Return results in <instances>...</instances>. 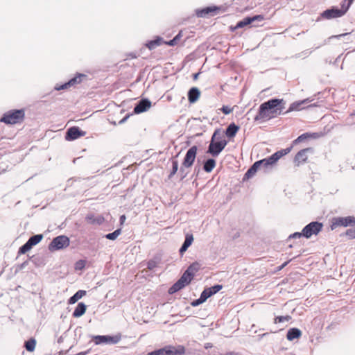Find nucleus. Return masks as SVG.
I'll return each instance as SVG.
<instances>
[{"mask_svg": "<svg viewBox=\"0 0 355 355\" xmlns=\"http://www.w3.org/2000/svg\"><path fill=\"white\" fill-rule=\"evenodd\" d=\"M225 355H241V354H239V353H236V352H229V353H227Z\"/></svg>", "mask_w": 355, "mask_h": 355, "instance_id": "nucleus-59", "label": "nucleus"}, {"mask_svg": "<svg viewBox=\"0 0 355 355\" xmlns=\"http://www.w3.org/2000/svg\"><path fill=\"white\" fill-rule=\"evenodd\" d=\"M199 269V263L198 262H193L191 263L184 272H189V277L192 280L194 277V272L198 271Z\"/></svg>", "mask_w": 355, "mask_h": 355, "instance_id": "nucleus-34", "label": "nucleus"}, {"mask_svg": "<svg viewBox=\"0 0 355 355\" xmlns=\"http://www.w3.org/2000/svg\"><path fill=\"white\" fill-rule=\"evenodd\" d=\"M86 310L87 305L84 302H78L72 313V315L73 318H80L85 314Z\"/></svg>", "mask_w": 355, "mask_h": 355, "instance_id": "nucleus-27", "label": "nucleus"}, {"mask_svg": "<svg viewBox=\"0 0 355 355\" xmlns=\"http://www.w3.org/2000/svg\"><path fill=\"white\" fill-rule=\"evenodd\" d=\"M193 236L191 233H187L185 235V239L182 244L180 248L179 249V253L181 256H183L184 252L188 250V248L191 245L193 242Z\"/></svg>", "mask_w": 355, "mask_h": 355, "instance_id": "nucleus-20", "label": "nucleus"}, {"mask_svg": "<svg viewBox=\"0 0 355 355\" xmlns=\"http://www.w3.org/2000/svg\"><path fill=\"white\" fill-rule=\"evenodd\" d=\"M301 335H302V331L300 329H299L298 328H296V327H293L288 330L287 334H286V338L288 340L292 341L295 338H300L301 336Z\"/></svg>", "mask_w": 355, "mask_h": 355, "instance_id": "nucleus-29", "label": "nucleus"}, {"mask_svg": "<svg viewBox=\"0 0 355 355\" xmlns=\"http://www.w3.org/2000/svg\"><path fill=\"white\" fill-rule=\"evenodd\" d=\"M226 8L223 6H209L195 10L196 15L198 17H214L218 14L225 12Z\"/></svg>", "mask_w": 355, "mask_h": 355, "instance_id": "nucleus-6", "label": "nucleus"}, {"mask_svg": "<svg viewBox=\"0 0 355 355\" xmlns=\"http://www.w3.org/2000/svg\"><path fill=\"white\" fill-rule=\"evenodd\" d=\"M239 129L240 127L237 125L235 123L232 122L230 124H229L227 128L225 129V135L229 139H232L236 136Z\"/></svg>", "mask_w": 355, "mask_h": 355, "instance_id": "nucleus-23", "label": "nucleus"}, {"mask_svg": "<svg viewBox=\"0 0 355 355\" xmlns=\"http://www.w3.org/2000/svg\"><path fill=\"white\" fill-rule=\"evenodd\" d=\"M198 152V146L194 145L190 147L183 159L182 163L184 166L191 167L195 162Z\"/></svg>", "mask_w": 355, "mask_h": 355, "instance_id": "nucleus-13", "label": "nucleus"}, {"mask_svg": "<svg viewBox=\"0 0 355 355\" xmlns=\"http://www.w3.org/2000/svg\"><path fill=\"white\" fill-rule=\"evenodd\" d=\"M314 99L315 98L313 97H309L303 100L295 101L290 105L288 109L285 112V113H289L293 111H300L304 108L318 106L317 103L308 105L313 101Z\"/></svg>", "mask_w": 355, "mask_h": 355, "instance_id": "nucleus-9", "label": "nucleus"}, {"mask_svg": "<svg viewBox=\"0 0 355 355\" xmlns=\"http://www.w3.org/2000/svg\"><path fill=\"white\" fill-rule=\"evenodd\" d=\"M86 261L80 259L76 262L75 268L76 270H83L85 267Z\"/></svg>", "mask_w": 355, "mask_h": 355, "instance_id": "nucleus-46", "label": "nucleus"}, {"mask_svg": "<svg viewBox=\"0 0 355 355\" xmlns=\"http://www.w3.org/2000/svg\"><path fill=\"white\" fill-rule=\"evenodd\" d=\"M182 36V31H180L172 40L165 41V44L169 46H174L178 43Z\"/></svg>", "mask_w": 355, "mask_h": 355, "instance_id": "nucleus-39", "label": "nucleus"}, {"mask_svg": "<svg viewBox=\"0 0 355 355\" xmlns=\"http://www.w3.org/2000/svg\"><path fill=\"white\" fill-rule=\"evenodd\" d=\"M209 344H207V345L205 347H206V348L209 347Z\"/></svg>", "mask_w": 355, "mask_h": 355, "instance_id": "nucleus-61", "label": "nucleus"}, {"mask_svg": "<svg viewBox=\"0 0 355 355\" xmlns=\"http://www.w3.org/2000/svg\"><path fill=\"white\" fill-rule=\"evenodd\" d=\"M24 118V109H13L3 113L0 118V122L6 125H15L23 122Z\"/></svg>", "mask_w": 355, "mask_h": 355, "instance_id": "nucleus-3", "label": "nucleus"}, {"mask_svg": "<svg viewBox=\"0 0 355 355\" xmlns=\"http://www.w3.org/2000/svg\"><path fill=\"white\" fill-rule=\"evenodd\" d=\"M189 275V272H184L180 279L169 288L168 293L173 295L188 286L192 281Z\"/></svg>", "mask_w": 355, "mask_h": 355, "instance_id": "nucleus-12", "label": "nucleus"}, {"mask_svg": "<svg viewBox=\"0 0 355 355\" xmlns=\"http://www.w3.org/2000/svg\"><path fill=\"white\" fill-rule=\"evenodd\" d=\"M354 1V0H344L340 3L341 8H340V11L343 12H341L343 16L347 12Z\"/></svg>", "mask_w": 355, "mask_h": 355, "instance_id": "nucleus-38", "label": "nucleus"}, {"mask_svg": "<svg viewBox=\"0 0 355 355\" xmlns=\"http://www.w3.org/2000/svg\"><path fill=\"white\" fill-rule=\"evenodd\" d=\"M200 91L196 87H192L187 92V98L190 104H193L199 99Z\"/></svg>", "mask_w": 355, "mask_h": 355, "instance_id": "nucleus-21", "label": "nucleus"}, {"mask_svg": "<svg viewBox=\"0 0 355 355\" xmlns=\"http://www.w3.org/2000/svg\"><path fill=\"white\" fill-rule=\"evenodd\" d=\"M223 288L221 284H214L208 288H205L201 293L202 296L207 300L209 297L216 294Z\"/></svg>", "mask_w": 355, "mask_h": 355, "instance_id": "nucleus-18", "label": "nucleus"}, {"mask_svg": "<svg viewBox=\"0 0 355 355\" xmlns=\"http://www.w3.org/2000/svg\"><path fill=\"white\" fill-rule=\"evenodd\" d=\"M347 34L348 33H344V34H340V35H332V36L329 37L327 39V40L329 41V40H331L333 38H338V39H339V38H340L342 37H344V36L347 35Z\"/></svg>", "mask_w": 355, "mask_h": 355, "instance_id": "nucleus-53", "label": "nucleus"}, {"mask_svg": "<svg viewBox=\"0 0 355 355\" xmlns=\"http://www.w3.org/2000/svg\"><path fill=\"white\" fill-rule=\"evenodd\" d=\"M251 24H252V19H250V16H248V17H245V18H243V19L239 21L236 23V26H231L230 27V28L232 31H234L236 29L243 28V27H245L248 25H250Z\"/></svg>", "mask_w": 355, "mask_h": 355, "instance_id": "nucleus-30", "label": "nucleus"}, {"mask_svg": "<svg viewBox=\"0 0 355 355\" xmlns=\"http://www.w3.org/2000/svg\"><path fill=\"white\" fill-rule=\"evenodd\" d=\"M220 110L224 114L227 115L232 112L233 109L227 105H223Z\"/></svg>", "mask_w": 355, "mask_h": 355, "instance_id": "nucleus-48", "label": "nucleus"}, {"mask_svg": "<svg viewBox=\"0 0 355 355\" xmlns=\"http://www.w3.org/2000/svg\"><path fill=\"white\" fill-rule=\"evenodd\" d=\"M345 234L349 239H355V227L347 230Z\"/></svg>", "mask_w": 355, "mask_h": 355, "instance_id": "nucleus-47", "label": "nucleus"}, {"mask_svg": "<svg viewBox=\"0 0 355 355\" xmlns=\"http://www.w3.org/2000/svg\"><path fill=\"white\" fill-rule=\"evenodd\" d=\"M130 116V114H126L121 120H120L119 123L122 124V123H125L127 121V119L129 118Z\"/></svg>", "mask_w": 355, "mask_h": 355, "instance_id": "nucleus-55", "label": "nucleus"}, {"mask_svg": "<svg viewBox=\"0 0 355 355\" xmlns=\"http://www.w3.org/2000/svg\"><path fill=\"white\" fill-rule=\"evenodd\" d=\"M184 353L185 347L183 345H166L150 352L146 355H183Z\"/></svg>", "mask_w": 355, "mask_h": 355, "instance_id": "nucleus-5", "label": "nucleus"}, {"mask_svg": "<svg viewBox=\"0 0 355 355\" xmlns=\"http://www.w3.org/2000/svg\"><path fill=\"white\" fill-rule=\"evenodd\" d=\"M178 156V154L175 156L171 158V162H172V168L171 171L168 175V179H171L173 175L178 172V166L179 163L178 161L176 159V157Z\"/></svg>", "mask_w": 355, "mask_h": 355, "instance_id": "nucleus-33", "label": "nucleus"}, {"mask_svg": "<svg viewBox=\"0 0 355 355\" xmlns=\"http://www.w3.org/2000/svg\"><path fill=\"white\" fill-rule=\"evenodd\" d=\"M70 85H69V81H67L64 83H62V84H58L57 83L55 86H54V88L53 89L55 91H60V90H64V89H67L69 88H70Z\"/></svg>", "mask_w": 355, "mask_h": 355, "instance_id": "nucleus-42", "label": "nucleus"}, {"mask_svg": "<svg viewBox=\"0 0 355 355\" xmlns=\"http://www.w3.org/2000/svg\"><path fill=\"white\" fill-rule=\"evenodd\" d=\"M273 99L274 101H279V105H277V107H275L277 109L278 116L282 114H286V113H285V112H283L284 110L285 109V101L283 98H273Z\"/></svg>", "mask_w": 355, "mask_h": 355, "instance_id": "nucleus-37", "label": "nucleus"}, {"mask_svg": "<svg viewBox=\"0 0 355 355\" xmlns=\"http://www.w3.org/2000/svg\"><path fill=\"white\" fill-rule=\"evenodd\" d=\"M162 44H165V40L161 36H155L153 40H148L145 46L150 50L152 51Z\"/></svg>", "mask_w": 355, "mask_h": 355, "instance_id": "nucleus-19", "label": "nucleus"}, {"mask_svg": "<svg viewBox=\"0 0 355 355\" xmlns=\"http://www.w3.org/2000/svg\"><path fill=\"white\" fill-rule=\"evenodd\" d=\"M150 107L151 101L147 98H143L135 104L133 114H141L146 112Z\"/></svg>", "mask_w": 355, "mask_h": 355, "instance_id": "nucleus-17", "label": "nucleus"}, {"mask_svg": "<svg viewBox=\"0 0 355 355\" xmlns=\"http://www.w3.org/2000/svg\"><path fill=\"white\" fill-rule=\"evenodd\" d=\"M121 339V334L116 335H96L92 336L95 345L117 344Z\"/></svg>", "mask_w": 355, "mask_h": 355, "instance_id": "nucleus-10", "label": "nucleus"}, {"mask_svg": "<svg viewBox=\"0 0 355 355\" xmlns=\"http://www.w3.org/2000/svg\"><path fill=\"white\" fill-rule=\"evenodd\" d=\"M162 260V255L161 253H157L153 256L152 259L148 261L146 266L147 268L149 270H153L155 268H157L161 263Z\"/></svg>", "mask_w": 355, "mask_h": 355, "instance_id": "nucleus-22", "label": "nucleus"}, {"mask_svg": "<svg viewBox=\"0 0 355 355\" xmlns=\"http://www.w3.org/2000/svg\"><path fill=\"white\" fill-rule=\"evenodd\" d=\"M250 19H252V23L254 21H262L263 19V16L261 15H254L253 17H250Z\"/></svg>", "mask_w": 355, "mask_h": 355, "instance_id": "nucleus-51", "label": "nucleus"}, {"mask_svg": "<svg viewBox=\"0 0 355 355\" xmlns=\"http://www.w3.org/2000/svg\"><path fill=\"white\" fill-rule=\"evenodd\" d=\"M312 52H313V51L305 50V51H302L301 53H300L297 55V57H300L302 55H304V57H308Z\"/></svg>", "mask_w": 355, "mask_h": 355, "instance_id": "nucleus-52", "label": "nucleus"}, {"mask_svg": "<svg viewBox=\"0 0 355 355\" xmlns=\"http://www.w3.org/2000/svg\"><path fill=\"white\" fill-rule=\"evenodd\" d=\"M326 43H327V40H324V44H326Z\"/></svg>", "mask_w": 355, "mask_h": 355, "instance_id": "nucleus-62", "label": "nucleus"}, {"mask_svg": "<svg viewBox=\"0 0 355 355\" xmlns=\"http://www.w3.org/2000/svg\"><path fill=\"white\" fill-rule=\"evenodd\" d=\"M33 247L30 245V243L26 241L24 245H22L18 250V254H24L28 252L31 250Z\"/></svg>", "mask_w": 355, "mask_h": 355, "instance_id": "nucleus-41", "label": "nucleus"}, {"mask_svg": "<svg viewBox=\"0 0 355 355\" xmlns=\"http://www.w3.org/2000/svg\"><path fill=\"white\" fill-rule=\"evenodd\" d=\"M313 152V148L311 147L306 148L298 151L294 157V163L295 166H299L300 164L305 163L308 158V153L312 154Z\"/></svg>", "mask_w": 355, "mask_h": 355, "instance_id": "nucleus-16", "label": "nucleus"}, {"mask_svg": "<svg viewBox=\"0 0 355 355\" xmlns=\"http://www.w3.org/2000/svg\"><path fill=\"white\" fill-rule=\"evenodd\" d=\"M43 234H35L31 236L28 239V242L30 243V245L33 247L38 244L42 239H43Z\"/></svg>", "mask_w": 355, "mask_h": 355, "instance_id": "nucleus-36", "label": "nucleus"}, {"mask_svg": "<svg viewBox=\"0 0 355 355\" xmlns=\"http://www.w3.org/2000/svg\"><path fill=\"white\" fill-rule=\"evenodd\" d=\"M200 171V157H198L197 159V164L194 167L193 173L196 174V175H198Z\"/></svg>", "mask_w": 355, "mask_h": 355, "instance_id": "nucleus-49", "label": "nucleus"}, {"mask_svg": "<svg viewBox=\"0 0 355 355\" xmlns=\"http://www.w3.org/2000/svg\"><path fill=\"white\" fill-rule=\"evenodd\" d=\"M216 165V162L214 158H207L202 162V169L206 173H211Z\"/></svg>", "mask_w": 355, "mask_h": 355, "instance_id": "nucleus-26", "label": "nucleus"}, {"mask_svg": "<svg viewBox=\"0 0 355 355\" xmlns=\"http://www.w3.org/2000/svg\"><path fill=\"white\" fill-rule=\"evenodd\" d=\"M290 261L284 262L282 266H279V270L284 268L289 262Z\"/></svg>", "mask_w": 355, "mask_h": 355, "instance_id": "nucleus-57", "label": "nucleus"}, {"mask_svg": "<svg viewBox=\"0 0 355 355\" xmlns=\"http://www.w3.org/2000/svg\"><path fill=\"white\" fill-rule=\"evenodd\" d=\"M342 12L340 11V8L337 6H331V8L326 9L320 13V17L316 20L318 21L320 18H324L326 19H331L342 17Z\"/></svg>", "mask_w": 355, "mask_h": 355, "instance_id": "nucleus-15", "label": "nucleus"}, {"mask_svg": "<svg viewBox=\"0 0 355 355\" xmlns=\"http://www.w3.org/2000/svg\"><path fill=\"white\" fill-rule=\"evenodd\" d=\"M36 346V340L34 338H31L24 343V347L29 352H33Z\"/></svg>", "mask_w": 355, "mask_h": 355, "instance_id": "nucleus-35", "label": "nucleus"}, {"mask_svg": "<svg viewBox=\"0 0 355 355\" xmlns=\"http://www.w3.org/2000/svg\"><path fill=\"white\" fill-rule=\"evenodd\" d=\"M355 226V217L353 216H337L331 219V230H334L338 227H354Z\"/></svg>", "mask_w": 355, "mask_h": 355, "instance_id": "nucleus-7", "label": "nucleus"}, {"mask_svg": "<svg viewBox=\"0 0 355 355\" xmlns=\"http://www.w3.org/2000/svg\"><path fill=\"white\" fill-rule=\"evenodd\" d=\"M302 236H303L302 231L301 232H294V233L290 234V236H288V239H299V238H300Z\"/></svg>", "mask_w": 355, "mask_h": 355, "instance_id": "nucleus-50", "label": "nucleus"}, {"mask_svg": "<svg viewBox=\"0 0 355 355\" xmlns=\"http://www.w3.org/2000/svg\"><path fill=\"white\" fill-rule=\"evenodd\" d=\"M323 224L319 221H312L302 229L303 237L309 239L313 235L318 234L322 230Z\"/></svg>", "mask_w": 355, "mask_h": 355, "instance_id": "nucleus-11", "label": "nucleus"}, {"mask_svg": "<svg viewBox=\"0 0 355 355\" xmlns=\"http://www.w3.org/2000/svg\"><path fill=\"white\" fill-rule=\"evenodd\" d=\"M86 135V132L82 130L78 126H73L67 129L64 138L67 141H73Z\"/></svg>", "mask_w": 355, "mask_h": 355, "instance_id": "nucleus-14", "label": "nucleus"}, {"mask_svg": "<svg viewBox=\"0 0 355 355\" xmlns=\"http://www.w3.org/2000/svg\"><path fill=\"white\" fill-rule=\"evenodd\" d=\"M189 168V167L184 166L183 164H182V165L180 168V171H179V175H180V180H183L187 177L188 172L186 171V168Z\"/></svg>", "mask_w": 355, "mask_h": 355, "instance_id": "nucleus-45", "label": "nucleus"}, {"mask_svg": "<svg viewBox=\"0 0 355 355\" xmlns=\"http://www.w3.org/2000/svg\"><path fill=\"white\" fill-rule=\"evenodd\" d=\"M260 163L261 162H257V161H256L248 169V171L245 172V175H244V177H243V181L246 180H248L251 178H252L255 174L257 172V171L259 169H261L260 168Z\"/></svg>", "mask_w": 355, "mask_h": 355, "instance_id": "nucleus-25", "label": "nucleus"}, {"mask_svg": "<svg viewBox=\"0 0 355 355\" xmlns=\"http://www.w3.org/2000/svg\"><path fill=\"white\" fill-rule=\"evenodd\" d=\"M126 217L125 215H121L119 218L120 224L122 225L125 222Z\"/></svg>", "mask_w": 355, "mask_h": 355, "instance_id": "nucleus-56", "label": "nucleus"}, {"mask_svg": "<svg viewBox=\"0 0 355 355\" xmlns=\"http://www.w3.org/2000/svg\"><path fill=\"white\" fill-rule=\"evenodd\" d=\"M70 244L69 238L65 235H60L53 239L49 245V250L51 252L60 250L67 248Z\"/></svg>", "mask_w": 355, "mask_h": 355, "instance_id": "nucleus-8", "label": "nucleus"}, {"mask_svg": "<svg viewBox=\"0 0 355 355\" xmlns=\"http://www.w3.org/2000/svg\"><path fill=\"white\" fill-rule=\"evenodd\" d=\"M199 76V73H196L193 74V80H196Z\"/></svg>", "mask_w": 355, "mask_h": 355, "instance_id": "nucleus-58", "label": "nucleus"}, {"mask_svg": "<svg viewBox=\"0 0 355 355\" xmlns=\"http://www.w3.org/2000/svg\"><path fill=\"white\" fill-rule=\"evenodd\" d=\"M292 150V146H289L284 149H281L269 157H267L264 159L257 160V162L260 163V168H263L264 172H266L267 170L271 167H272L278 160L282 157L283 156L288 154Z\"/></svg>", "mask_w": 355, "mask_h": 355, "instance_id": "nucleus-4", "label": "nucleus"}, {"mask_svg": "<svg viewBox=\"0 0 355 355\" xmlns=\"http://www.w3.org/2000/svg\"><path fill=\"white\" fill-rule=\"evenodd\" d=\"M28 264V261L26 260L25 261H24L22 263H21L20 265L18 266V268L19 270H22L24 269L27 265Z\"/></svg>", "mask_w": 355, "mask_h": 355, "instance_id": "nucleus-54", "label": "nucleus"}, {"mask_svg": "<svg viewBox=\"0 0 355 355\" xmlns=\"http://www.w3.org/2000/svg\"><path fill=\"white\" fill-rule=\"evenodd\" d=\"M86 295V291L84 290H78L68 300L69 304H73L77 302L80 299Z\"/></svg>", "mask_w": 355, "mask_h": 355, "instance_id": "nucleus-32", "label": "nucleus"}, {"mask_svg": "<svg viewBox=\"0 0 355 355\" xmlns=\"http://www.w3.org/2000/svg\"><path fill=\"white\" fill-rule=\"evenodd\" d=\"M227 143L228 141L223 138L220 129L217 128L214 130L211 137L207 153L212 157H218L225 148Z\"/></svg>", "mask_w": 355, "mask_h": 355, "instance_id": "nucleus-2", "label": "nucleus"}, {"mask_svg": "<svg viewBox=\"0 0 355 355\" xmlns=\"http://www.w3.org/2000/svg\"><path fill=\"white\" fill-rule=\"evenodd\" d=\"M85 78H87V75L77 73L74 77L68 80L70 87H74L76 85L80 84L83 81V79Z\"/></svg>", "mask_w": 355, "mask_h": 355, "instance_id": "nucleus-31", "label": "nucleus"}, {"mask_svg": "<svg viewBox=\"0 0 355 355\" xmlns=\"http://www.w3.org/2000/svg\"><path fill=\"white\" fill-rule=\"evenodd\" d=\"M291 320V316L287 315H279L275 318V323H282L288 322Z\"/></svg>", "mask_w": 355, "mask_h": 355, "instance_id": "nucleus-43", "label": "nucleus"}, {"mask_svg": "<svg viewBox=\"0 0 355 355\" xmlns=\"http://www.w3.org/2000/svg\"><path fill=\"white\" fill-rule=\"evenodd\" d=\"M320 46H316V47L315 48V49H318Z\"/></svg>", "mask_w": 355, "mask_h": 355, "instance_id": "nucleus-63", "label": "nucleus"}, {"mask_svg": "<svg viewBox=\"0 0 355 355\" xmlns=\"http://www.w3.org/2000/svg\"><path fill=\"white\" fill-rule=\"evenodd\" d=\"M205 302H206L205 299L202 296V295L200 294V297L198 298V299H196L194 300H193L191 302V305L192 306H199L200 304L204 303Z\"/></svg>", "mask_w": 355, "mask_h": 355, "instance_id": "nucleus-44", "label": "nucleus"}, {"mask_svg": "<svg viewBox=\"0 0 355 355\" xmlns=\"http://www.w3.org/2000/svg\"><path fill=\"white\" fill-rule=\"evenodd\" d=\"M86 354H87V352H81L78 353L76 355H86Z\"/></svg>", "mask_w": 355, "mask_h": 355, "instance_id": "nucleus-60", "label": "nucleus"}, {"mask_svg": "<svg viewBox=\"0 0 355 355\" xmlns=\"http://www.w3.org/2000/svg\"><path fill=\"white\" fill-rule=\"evenodd\" d=\"M317 134L316 133H310V132H305L302 135H300L299 137H297V139L293 141V146L297 145L301 142L304 141L305 140L309 139V138H316Z\"/></svg>", "mask_w": 355, "mask_h": 355, "instance_id": "nucleus-28", "label": "nucleus"}, {"mask_svg": "<svg viewBox=\"0 0 355 355\" xmlns=\"http://www.w3.org/2000/svg\"><path fill=\"white\" fill-rule=\"evenodd\" d=\"M277 105H279V101H274L273 98L262 103L254 117V121L263 123L277 116V111L275 108Z\"/></svg>", "mask_w": 355, "mask_h": 355, "instance_id": "nucleus-1", "label": "nucleus"}, {"mask_svg": "<svg viewBox=\"0 0 355 355\" xmlns=\"http://www.w3.org/2000/svg\"><path fill=\"white\" fill-rule=\"evenodd\" d=\"M85 220L89 224L100 225L104 222L105 218L101 215L95 216L94 214H91L87 215Z\"/></svg>", "mask_w": 355, "mask_h": 355, "instance_id": "nucleus-24", "label": "nucleus"}, {"mask_svg": "<svg viewBox=\"0 0 355 355\" xmlns=\"http://www.w3.org/2000/svg\"><path fill=\"white\" fill-rule=\"evenodd\" d=\"M121 229L118 228L116 230H114L113 232L105 234L103 236V237L108 240L114 241L121 234Z\"/></svg>", "mask_w": 355, "mask_h": 355, "instance_id": "nucleus-40", "label": "nucleus"}]
</instances>
